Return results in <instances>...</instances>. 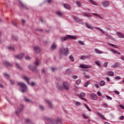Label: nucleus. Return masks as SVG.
Here are the masks:
<instances>
[{"label": "nucleus", "mask_w": 124, "mask_h": 124, "mask_svg": "<svg viewBox=\"0 0 124 124\" xmlns=\"http://www.w3.org/2000/svg\"><path fill=\"white\" fill-rule=\"evenodd\" d=\"M110 51H111V52H112L113 53H114V54H117V53H118V51H117V50L114 49H110Z\"/></svg>", "instance_id": "36"}, {"label": "nucleus", "mask_w": 124, "mask_h": 124, "mask_svg": "<svg viewBox=\"0 0 124 124\" xmlns=\"http://www.w3.org/2000/svg\"><path fill=\"white\" fill-rule=\"evenodd\" d=\"M73 79H77V78H78V76H77L76 75H74L73 76Z\"/></svg>", "instance_id": "58"}, {"label": "nucleus", "mask_w": 124, "mask_h": 124, "mask_svg": "<svg viewBox=\"0 0 124 124\" xmlns=\"http://www.w3.org/2000/svg\"><path fill=\"white\" fill-rule=\"evenodd\" d=\"M75 104L77 106H81V103L79 101L76 102Z\"/></svg>", "instance_id": "39"}, {"label": "nucleus", "mask_w": 124, "mask_h": 124, "mask_svg": "<svg viewBox=\"0 0 124 124\" xmlns=\"http://www.w3.org/2000/svg\"><path fill=\"white\" fill-rule=\"evenodd\" d=\"M120 120H124V116H122L121 117H120Z\"/></svg>", "instance_id": "61"}, {"label": "nucleus", "mask_w": 124, "mask_h": 124, "mask_svg": "<svg viewBox=\"0 0 124 124\" xmlns=\"http://www.w3.org/2000/svg\"><path fill=\"white\" fill-rule=\"evenodd\" d=\"M115 80H121V79H122V78H120V77L118 76V77H115Z\"/></svg>", "instance_id": "48"}, {"label": "nucleus", "mask_w": 124, "mask_h": 124, "mask_svg": "<svg viewBox=\"0 0 124 124\" xmlns=\"http://www.w3.org/2000/svg\"><path fill=\"white\" fill-rule=\"evenodd\" d=\"M21 7H23V8H26V6L23 3H20Z\"/></svg>", "instance_id": "55"}, {"label": "nucleus", "mask_w": 124, "mask_h": 124, "mask_svg": "<svg viewBox=\"0 0 124 124\" xmlns=\"http://www.w3.org/2000/svg\"><path fill=\"white\" fill-rule=\"evenodd\" d=\"M121 108H122V109H124V106L123 105H120Z\"/></svg>", "instance_id": "64"}, {"label": "nucleus", "mask_w": 124, "mask_h": 124, "mask_svg": "<svg viewBox=\"0 0 124 124\" xmlns=\"http://www.w3.org/2000/svg\"><path fill=\"white\" fill-rule=\"evenodd\" d=\"M108 65V62H105L104 63V66H105V67H107Z\"/></svg>", "instance_id": "50"}, {"label": "nucleus", "mask_w": 124, "mask_h": 124, "mask_svg": "<svg viewBox=\"0 0 124 124\" xmlns=\"http://www.w3.org/2000/svg\"><path fill=\"white\" fill-rule=\"evenodd\" d=\"M34 50L37 54L40 53V48L39 47H38V46H35L34 47Z\"/></svg>", "instance_id": "9"}, {"label": "nucleus", "mask_w": 124, "mask_h": 124, "mask_svg": "<svg viewBox=\"0 0 124 124\" xmlns=\"http://www.w3.org/2000/svg\"><path fill=\"white\" fill-rule=\"evenodd\" d=\"M22 110H23V105L21 106V108H20V110L16 112V114H18V113H20V112H21Z\"/></svg>", "instance_id": "44"}, {"label": "nucleus", "mask_w": 124, "mask_h": 124, "mask_svg": "<svg viewBox=\"0 0 124 124\" xmlns=\"http://www.w3.org/2000/svg\"><path fill=\"white\" fill-rule=\"evenodd\" d=\"M30 59H31V57H30V56L25 57V60H26L27 61H29Z\"/></svg>", "instance_id": "52"}, {"label": "nucleus", "mask_w": 124, "mask_h": 124, "mask_svg": "<svg viewBox=\"0 0 124 124\" xmlns=\"http://www.w3.org/2000/svg\"><path fill=\"white\" fill-rule=\"evenodd\" d=\"M28 68H29V69H30V70H32V71H33V72H37V70L36 69V67H34L31 65H29L28 66Z\"/></svg>", "instance_id": "8"}, {"label": "nucleus", "mask_w": 124, "mask_h": 124, "mask_svg": "<svg viewBox=\"0 0 124 124\" xmlns=\"http://www.w3.org/2000/svg\"><path fill=\"white\" fill-rule=\"evenodd\" d=\"M82 117L84 118V119H89V116L88 115H86V114H83Z\"/></svg>", "instance_id": "43"}, {"label": "nucleus", "mask_w": 124, "mask_h": 124, "mask_svg": "<svg viewBox=\"0 0 124 124\" xmlns=\"http://www.w3.org/2000/svg\"><path fill=\"white\" fill-rule=\"evenodd\" d=\"M80 67L81 68H91L92 65H85V64H81L80 65Z\"/></svg>", "instance_id": "7"}, {"label": "nucleus", "mask_w": 124, "mask_h": 124, "mask_svg": "<svg viewBox=\"0 0 124 124\" xmlns=\"http://www.w3.org/2000/svg\"><path fill=\"white\" fill-rule=\"evenodd\" d=\"M24 57V54L21 53L15 56L16 59L17 60H20Z\"/></svg>", "instance_id": "11"}, {"label": "nucleus", "mask_w": 124, "mask_h": 124, "mask_svg": "<svg viewBox=\"0 0 124 124\" xmlns=\"http://www.w3.org/2000/svg\"><path fill=\"white\" fill-rule=\"evenodd\" d=\"M76 3L77 5H78V6H79V7H81V6L82 5V3L79 1H77Z\"/></svg>", "instance_id": "35"}, {"label": "nucleus", "mask_w": 124, "mask_h": 124, "mask_svg": "<svg viewBox=\"0 0 124 124\" xmlns=\"http://www.w3.org/2000/svg\"><path fill=\"white\" fill-rule=\"evenodd\" d=\"M90 3H92V4H93V5L98 6V4L95 1L93 0H89Z\"/></svg>", "instance_id": "17"}, {"label": "nucleus", "mask_w": 124, "mask_h": 124, "mask_svg": "<svg viewBox=\"0 0 124 124\" xmlns=\"http://www.w3.org/2000/svg\"><path fill=\"white\" fill-rule=\"evenodd\" d=\"M115 93H116V94H120V92L119 91H115Z\"/></svg>", "instance_id": "63"}, {"label": "nucleus", "mask_w": 124, "mask_h": 124, "mask_svg": "<svg viewBox=\"0 0 124 124\" xmlns=\"http://www.w3.org/2000/svg\"><path fill=\"white\" fill-rule=\"evenodd\" d=\"M90 95L93 100H97V95L94 94H91Z\"/></svg>", "instance_id": "15"}, {"label": "nucleus", "mask_w": 124, "mask_h": 124, "mask_svg": "<svg viewBox=\"0 0 124 124\" xmlns=\"http://www.w3.org/2000/svg\"><path fill=\"white\" fill-rule=\"evenodd\" d=\"M45 120H46V121H47V122H48V123H49V124H54V123H53L52 119L49 118L47 117H45Z\"/></svg>", "instance_id": "10"}, {"label": "nucleus", "mask_w": 124, "mask_h": 124, "mask_svg": "<svg viewBox=\"0 0 124 124\" xmlns=\"http://www.w3.org/2000/svg\"><path fill=\"white\" fill-rule=\"evenodd\" d=\"M95 52L96 53V54H103V51L97 49V48H95L94 49Z\"/></svg>", "instance_id": "16"}, {"label": "nucleus", "mask_w": 124, "mask_h": 124, "mask_svg": "<svg viewBox=\"0 0 124 124\" xmlns=\"http://www.w3.org/2000/svg\"><path fill=\"white\" fill-rule=\"evenodd\" d=\"M90 57L89 56H81L80 57L81 60H86V59H89Z\"/></svg>", "instance_id": "32"}, {"label": "nucleus", "mask_w": 124, "mask_h": 124, "mask_svg": "<svg viewBox=\"0 0 124 124\" xmlns=\"http://www.w3.org/2000/svg\"><path fill=\"white\" fill-rule=\"evenodd\" d=\"M85 107L86 108V109H87V110L89 111V112H91L92 111V109H91V108H90V107H89V106H88V105H87V104H85L84 105Z\"/></svg>", "instance_id": "24"}, {"label": "nucleus", "mask_w": 124, "mask_h": 124, "mask_svg": "<svg viewBox=\"0 0 124 124\" xmlns=\"http://www.w3.org/2000/svg\"><path fill=\"white\" fill-rule=\"evenodd\" d=\"M107 98H108V99H110V100H112V97L109 96L108 95H107L106 96Z\"/></svg>", "instance_id": "56"}, {"label": "nucleus", "mask_w": 124, "mask_h": 124, "mask_svg": "<svg viewBox=\"0 0 124 124\" xmlns=\"http://www.w3.org/2000/svg\"><path fill=\"white\" fill-rule=\"evenodd\" d=\"M85 77H86V78H87V79H90V76L89 75H85Z\"/></svg>", "instance_id": "60"}, {"label": "nucleus", "mask_w": 124, "mask_h": 124, "mask_svg": "<svg viewBox=\"0 0 124 124\" xmlns=\"http://www.w3.org/2000/svg\"><path fill=\"white\" fill-rule=\"evenodd\" d=\"M108 45H109V46H111V47H113V48H118V46L113 44H110V43H108Z\"/></svg>", "instance_id": "27"}, {"label": "nucleus", "mask_w": 124, "mask_h": 124, "mask_svg": "<svg viewBox=\"0 0 124 124\" xmlns=\"http://www.w3.org/2000/svg\"><path fill=\"white\" fill-rule=\"evenodd\" d=\"M108 75L109 76H114V72L110 71L108 73Z\"/></svg>", "instance_id": "34"}, {"label": "nucleus", "mask_w": 124, "mask_h": 124, "mask_svg": "<svg viewBox=\"0 0 124 124\" xmlns=\"http://www.w3.org/2000/svg\"><path fill=\"white\" fill-rule=\"evenodd\" d=\"M103 107L106 108H108L109 107V106H108V105L107 104H104Z\"/></svg>", "instance_id": "49"}, {"label": "nucleus", "mask_w": 124, "mask_h": 124, "mask_svg": "<svg viewBox=\"0 0 124 124\" xmlns=\"http://www.w3.org/2000/svg\"><path fill=\"white\" fill-rule=\"evenodd\" d=\"M64 7L66 8V9H68L69 10H70V9H71V7L70 6V5L67 4H64Z\"/></svg>", "instance_id": "18"}, {"label": "nucleus", "mask_w": 124, "mask_h": 124, "mask_svg": "<svg viewBox=\"0 0 124 124\" xmlns=\"http://www.w3.org/2000/svg\"><path fill=\"white\" fill-rule=\"evenodd\" d=\"M17 85L18 86H19L20 88H21V92L22 93H25V92H27V85H26V84L23 82H18Z\"/></svg>", "instance_id": "3"}, {"label": "nucleus", "mask_w": 124, "mask_h": 124, "mask_svg": "<svg viewBox=\"0 0 124 124\" xmlns=\"http://www.w3.org/2000/svg\"><path fill=\"white\" fill-rule=\"evenodd\" d=\"M39 107L40 110H44V107H43L42 106H39Z\"/></svg>", "instance_id": "53"}, {"label": "nucleus", "mask_w": 124, "mask_h": 124, "mask_svg": "<svg viewBox=\"0 0 124 124\" xmlns=\"http://www.w3.org/2000/svg\"><path fill=\"white\" fill-rule=\"evenodd\" d=\"M69 58H70V59L71 60V61L72 62H74V57H73V56L71 55V56L69 57Z\"/></svg>", "instance_id": "41"}, {"label": "nucleus", "mask_w": 124, "mask_h": 124, "mask_svg": "<svg viewBox=\"0 0 124 124\" xmlns=\"http://www.w3.org/2000/svg\"><path fill=\"white\" fill-rule=\"evenodd\" d=\"M10 82L12 85H14V81L13 80H11Z\"/></svg>", "instance_id": "59"}, {"label": "nucleus", "mask_w": 124, "mask_h": 124, "mask_svg": "<svg viewBox=\"0 0 124 124\" xmlns=\"http://www.w3.org/2000/svg\"><path fill=\"white\" fill-rule=\"evenodd\" d=\"M51 49H52V50H55V49H57V45L55 43H53L51 45Z\"/></svg>", "instance_id": "21"}, {"label": "nucleus", "mask_w": 124, "mask_h": 124, "mask_svg": "<svg viewBox=\"0 0 124 124\" xmlns=\"http://www.w3.org/2000/svg\"><path fill=\"white\" fill-rule=\"evenodd\" d=\"M61 53L63 54L64 56H67L69 54V50L67 48L62 47L60 49Z\"/></svg>", "instance_id": "4"}, {"label": "nucleus", "mask_w": 124, "mask_h": 124, "mask_svg": "<svg viewBox=\"0 0 124 124\" xmlns=\"http://www.w3.org/2000/svg\"><path fill=\"white\" fill-rule=\"evenodd\" d=\"M102 5L105 8L108 7V6L110 5V2H109L108 1H103L102 3Z\"/></svg>", "instance_id": "5"}, {"label": "nucleus", "mask_w": 124, "mask_h": 124, "mask_svg": "<svg viewBox=\"0 0 124 124\" xmlns=\"http://www.w3.org/2000/svg\"><path fill=\"white\" fill-rule=\"evenodd\" d=\"M16 68H18V69H19V70H22V67L21 66H20L19 65V64L18 63H16Z\"/></svg>", "instance_id": "31"}, {"label": "nucleus", "mask_w": 124, "mask_h": 124, "mask_svg": "<svg viewBox=\"0 0 124 124\" xmlns=\"http://www.w3.org/2000/svg\"><path fill=\"white\" fill-rule=\"evenodd\" d=\"M97 95H98V96H101V95H102V94L100 93V92L98 91L97 92Z\"/></svg>", "instance_id": "54"}, {"label": "nucleus", "mask_w": 124, "mask_h": 124, "mask_svg": "<svg viewBox=\"0 0 124 124\" xmlns=\"http://www.w3.org/2000/svg\"><path fill=\"white\" fill-rule=\"evenodd\" d=\"M56 14L59 17H62V13H61L60 12H56Z\"/></svg>", "instance_id": "33"}, {"label": "nucleus", "mask_w": 124, "mask_h": 124, "mask_svg": "<svg viewBox=\"0 0 124 124\" xmlns=\"http://www.w3.org/2000/svg\"><path fill=\"white\" fill-rule=\"evenodd\" d=\"M69 88H70V85L67 82H63L62 84V86H57V89L60 91H62V90L69 91Z\"/></svg>", "instance_id": "1"}, {"label": "nucleus", "mask_w": 124, "mask_h": 124, "mask_svg": "<svg viewBox=\"0 0 124 124\" xmlns=\"http://www.w3.org/2000/svg\"><path fill=\"white\" fill-rule=\"evenodd\" d=\"M7 49L8 50H11V51H14V48H13V47H11V46H8L7 47Z\"/></svg>", "instance_id": "42"}, {"label": "nucleus", "mask_w": 124, "mask_h": 124, "mask_svg": "<svg viewBox=\"0 0 124 124\" xmlns=\"http://www.w3.org/2000/svg\"><path fill=\"white\" fill-rule=\"evenodd\" d=\"M46 101L47 103V104L48 105L49 108H50V109H52V108H53V105L51 103V101H50L48 100H46Z\"/></svg>", "instance_id": "12"}, {"label": "nucleus", "mask_w": 124, "mask_h": 124, "mask_svg": "<svg viewBox=\"0 0 124 124\" xmlns=\"http://www.w3.org/2000/svg\"><path fill=\"white\" fill-rule=\"evenodd\" d=\"M97 114L98 115V116H99V117L102 118L103 120H105V117H104L102 114L100 113V112H97Z\"/></svg>", "instance_id": "23"}, {"label": "nucleus", "mask_w": 124, "mask_h": 124, "mask_svg": "<svg viewBox=\"0 0 124 124\" xmlns=\"http://www.w3.org/2000/svg\"><path fill=\"white\" fill-rule=\"evenodd\" d=\"M77 38H78L76 36H72L71 35H68L66 37H61L60 38V40L61 41L63 42V41H65L67 40V39L75 40V39H77Z\"/></svg>", "instance_id": "2"}, {"label": "nucleus", "mask_w": 124, "mask_h": 124, "mask_svg": "<svg viewBox=\"0 0 124 124\" xmlns=\"http://www.w3.org/2000/svg\"><path fill=\"white\" fill-rule=\"evenodd\" d=\"M80 83H81V79H78V80H77L76 84L77 85H79L80 84Z\"/></svg>", "instance_id": "46"}, {"label": "nucleus", "mask_w": 124, "mask_h": 124, "mask_svg": "<svg viewBox=\"0 0 124 124\" xmlns=\"http://www.w3.org/2000/svg\"><path fill=\"white\" fill-rule=\"evenodd\" d=\"M91 84V82L89 81L86 82V83L84 84V87H88L89 85Z\"/></svg>", "instance_id": "38"}, {"label": "nucleus", "mask_w": 124, "mask_h": 124, "mask_svg": "<svg viewBox=\"0 0 124 124\" xmlns=\"http://www.w3.org/2000/svg\"><path fill=\"white\" fill-rule=\"evenodd\" d=\"M13 25H14V26H17V25L16 24V22H15V21H13Z\"/></svg>", "instance_id": "62"}, {"label": "nucleus", "mask_w": 124, "mask_h": 124, "mask_svg": "<svg viewBox=\"0 0 124 124\" xmlns=\"http://www.w3.org/2000/svg\"><path fill=\"white\" fill-rule=\"evenodd\" d=\"M120 65V62H117L114 63L113 65L112 66V67H119Z\"/></svg>", "instance_id": "19"}, {"label": "nucleus", "mask_w": 124, "mask_h": 124, "mask_svg": "<svg viewBox=\"0 0 124 124\" xmlns=\"http://www.w3.org/2000/svg\"><path fill=\"white\" fill-rule=\"evenodd\" d=\"M117 34L119 38H124V35L120 31L117 32Z\"/></svg>", "instance_id": "14"}, {"label": "nucleus", "mask_w": 124, "mask_h": 124, "mask_svg": "<svg viewBox=\"0 0 124 124\" xmlns=\"http://www.w3.org/2000/svg\"><path fill=\"white\" fill-rule=\"evenodd\" d=\"M85 25L87 29H90V30H93V28L92 26L89 25V24L88 23H86Z\"/></svg>", "instance_id": "25"}, {"label": "nucleus", "mask_w": 124, "mask_h": 124, "mask_svg": "<svg viewBox=\"0 0 124 124\" xmlns=\"http://www.w3.org/2000/svg\"><path fill=\"white\" fill-rule=\"evenodd\" d=\"M24 100L25 101H26V102H30V101H31V100L27 99V98H24Z\"/></svg>", "instance_id": "57"}, {"label": "nucleus", "mask_w": 124, "mask_h": 124, "mask_svg": "<svg viewBox=\"0 0 124 124\" xmlns=\"http://www.w3.org/2000/svg\"><path fill=\"white\" fill-rule=\"evenodd\" d=\"M34 63L36 66H38V65H39V60H38V59H36V62Z\"/></svg>", "instance_id": "26"}, {"label": "nucleus", "mask_w": 124, "mask_h": 124, "mask_svg": "<svg viewBox=\"0 0 124 124\" xmlns=\"http://www.w3.org/2000/svg\"><path fill=\"white\" fill-rule=\"evenodd\" d=\"M99 85L101 86V87H103V86H105V82L104 80H102L99 83Z\"/></svg>", "instance_id": "22"}, {"label": "nucleus", "mask_w": 124, "mask_h": 124, "mask_svg": "<svg viewBox=\"0 0 124 124\" xmlns=\"http://www.w3.org/2000/svg\"><path fill=\"white\" fill-rule=\"evenodd\" d=\"M3 63L4 65L6 66L7 67H9V66H11V65H11V64H10V63L7 62V61H3Z\"/></svg>", "instance_id": "13"}, {"label": "nucleus", "mask_w": 124, "mask_h": 124, "mask_svg": "<svg viewBox=\"0 0 124 124\" xmlns=\"http://www.w3.org/2000/svg\"><path fill=\"white\" fill-rule=\"evenodd\" d=\"M94 86L97 89H99V85L97 84H94Z\"/></svg>", "instance_id": "51"}, {"label": "nucleus", "mask_w": 124, "mask_h": 124, "mask_svg": "<svg viewBox=\"0 0 124 124\" xmlns=\"http://www.w3.org/2000/svg\"><path fill=\"white\" fill-rule=\"evenodd\" d=\"M74 20H76L77 23H79V24H81V25H83L84 24V22L80 19V18H78L77 16H74Z\"/></svg>", "instance_id": "6"}, {"label": "nucleus", "mask_w": 124, "mask_h": 124, "mask_svg": "<svg viewBox=\"0 0 124 124\" xmlns=\"http://www.w3.org/2000/svg\"><path fill=\"white\" fill-rule=\"evenodd\" d=\"M83 15L84 16H85V17H88L89 18L92 17V15H89L87 13L84 14Z\"/></svg>", "instance_id": "37"}, {"label": "nucleus", "mask_w": 124, "mask_h": 124, "mask_svg": "<svg viewBox=\"0 0 124 124\" xmlns=\"http://www.w3.org/2000/svg\"><path fill=\"white\" fill-rule=\"evenodd\" d=\"M93 15H94V16H96V17H98V18H100V19H101L102 20V18H101V16L98 14L96 13H93Z\"/></svg>", "instance_id": "28"}, {"label": "nucleus", "mask_w": 124, "mask_h": 124, "mask_svg": "<svg viewBox=\"0 0 124 124\" xmlns=\"http://www.w3.org/2000/svg\"><path fill=\"white\" fill-rule=\"evenodd\" d=\"M4 77H5V78H6L7 79H9V76L8 75H7V74L4 73L3 74Z\"/></svg>", "instance_id": "40"}, {"label": "nucleus", "mask_w": 124, "mask_h": 124, "mask_svg": "<svg viewBox=\"0 0 124 124\" xmlns=\"http://www.w3.org/2000/svg\"><path fill=\"white\" fill-rule=\"evenodd\" d=\"M95 29H96L97 30H99V31H101L102 33H104L105 34V31H104V30H103V29H101L99 28H97V27H95Z\"/></svg>", "instance_id": "30"}, {"label": "nucleus", "mask_w": 124, "mask_h": 124, "mask_svg": "<svg viewBox=\"0 0 124 124\" xmlns=\"http://www.w3.org/2000/svg\"><path fill=\"white\" fill-rule=\"evenodd\" d=\"M78 43L80 44V45H85V44L84 43V42H83V41H79Z\"/></svg>", "instance_id": "47"}, {"label": "nucleus", "mask_w": 124, "mask_h": 124, "mask_svg": "<svg viewBox=\"0 0 124 124\" xmlns=\"http://www.w3.org/2000/svg\"><path fill=\"white\" fill-rule=\"evenodd\" d=\"M97 65H98V66H101V65L100 64V62H99V61H96L95 62Z\"/></svg>", "instance_id": "45"}, {"label": "nucleus", "mask_w": 124, "mask_h": 124, "mask_svg": "<svg viewBox=\"0 0 124 124\" xmlns=\"http://www.w3.org/2000/svg\"><path fill=\"white\" fill-rule=\"evenodd\" d=\"M79 96V97H80V98L82 97H85V96H86V93H81Z\"/></svg>", "instance_id": "29"}, {"label": "nucleus", "mask_w": 124, "mask_h": 124, "mask_svg": "<svg viewBox=\"0 0 124 124\" xmlns=\"http://www.w3.org/2000/svg\"><path fill=\"white\" fill-rule=\"evenodd\" d=\"M22 78L23 79H24V80H25V81H26V82H27L28 84H30V82L29 81H30V79L28 78V77L23 76Z\"/></svg>", "instance_id": "20"}]
</instances>
